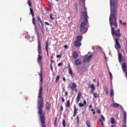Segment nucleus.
<instances>
[{
	"instance_id": "3c124183",
	"label": "nucleus",
	"mask_w": 127,
	"mask_h": 127,
	"mask_svg": "<svg viewBox=\"0 0 127 127\" xmlns=\"http://www.w3.org/2000/svg\"><path fill=\"white\" fill-rule=\"evenodd\" d=\"M97 112L98 113H100V110H97Z\"/></svg>"
},
{
	"instance_id": "de8ad7c7",
	"label": "nucleus",
	"mask_w": 127,
	"mask_h": 127,
	"mask_svg": "<svg viewBox=\"0 0 127 127\" xmlns=\"http://www.w3.org/2000/svg\"><path fill=\"white\" fill-rule=\"evenodd\" d=\"M34 31H35L36 32H37V28H36V27H35V28Z\"/></svg>"
},
{
	"instance_id": "423d86ee",
	"label": "nucleus",
	"mask_w": 127,
	"mask_h": 127,
	"mask_svg": "<svg viewBox=\"0 0 127 127\" xmlns=\"http://www.w3.org/2000/svg\"><path fill=\"white\" fill-rule=\"evenodd\" d=\"M124 116L123 118V122L124 124L123 125L122 127H127L126 126V112L123 111Z\"/></svg>"
},
{
	"instance_id": "e2e57ef3",
	"label": "nucleus",
	"mask_w": 127,
	"mask_h": 127,
	"mask_svg": "<svg viewBox=\"0 0 127 127\" xmlns=\"http://www.w3.org/2000/svg\"><path fill=\"white\" fill-rule=\"evenodd\" d=\"M64 47L65 48V49L67 48V46H66V45L64 46Z\"/></svg>"
},
{
	"instance_id": "bb28decb",
	"label": "nucleus",
	"mask_w": 127,
	"mask_h": 127,
	"mask_svg": "<svg viewBox=\"0 0 127 127\" xmlns=\"http://www.w3.org/2000/svg\"><path fill=\"white\" fill-rule=\"evenodd\" d=\"M110 95L111 96H113L114 95V92L113 89H111V92L110 93Z\"/></svg>"
},
{
	"instance_id": "9b49d317",
	"label": "nucleus",
	"mask_w": 127,
	"mask_h": 127,
	"mask_svg": "<svg viewBox=\"0 0 127 127\" xmlns=\"http://www.w3.org/2000/svg\"><path fill=\"white\" fill-rule=\"evenodd\" d=\"M91 88V91L90 93L91 94H93L95 90V88L94 87V86L93 84H92L90 87H89L88 88Z\"/></svg>"
},
{
	"instance_id": "13d9d810",
	"label": "nucleus",
	"mask_w": 127,
	"mask_h": 127,
	"mask_svg": "<svg viewBox=\"0 0 127 127\" xmlns=\"http://www.w3.org/2000/svg\"><path fill=\"white\" fill-rule=\"evenodd\" d=\"M104 56H105V60H106V61L107 60V58L105 56V53H104Z\"/></svg>"
},
{
	"instance_id": "20e7f679",
	"label": "nucleus",
	"mask_w": 127,
	"mask_h": 127,
	"mask_svg": "<svg viewBox=\"0 0 127 127\" xmlns=\"http://www.w3.org/2000/svg\"><path fill=\"white\" fill-rule=\"evenodd\" d=\"M92 57L93 56L92 55H90L89 56L87 55L85 56L84 59V62L86 63L89 62L91 60Z\"/></svg>"
},
{
	"instance_id": "ea45409f",
	"label": "nucleus",
	"mask_w": 127,
	"mask_h": 127,
	"mask_svg": "<svg viewBox=\"0 0 127 127\" xmlns=\"http://www.w3.org/2000/svg\"><path fill=\"white\" fill-rule=\"evenodd\" d=\"M52 14H50V18H51L52 19V20H54V19L52 17Z\"/></svg>"
},
{
	"instance_id": "473e14b6",
	"label": "nucleus",
	"mask_w": 127,
	"mask_h": 127,
	"mask_svg": "<svg viewBox=\"0 0 127 127\" xmlns=\"http://www.w3.org/2000/svg\"><path fill=\"white\" fill-rule=\"evenodd\" d=\"M93 94L94 97L95 98H97L98 96V95L96 93H94Z\"/></svg>"
},
{
	"instance_id": "f8f14e48",
	"label": "nucleus",
	"mask_w": 127,
	"mask_h": 127,
	"mask_svg": "<svg viewBox=\"0 0 127 127\" xmlns=\"http://www.w3.org/2000/svg\"><path fill=\"white\" fill-rule=\"evenodd\" d=\"M38 53L39 54L41 53V48L40 46V43L39 40L38 41Z\"/></svg>"
},
{
	"instance_id": "0e129e2a",
	"label": "nucleus",
	"mask_w": 127,
	"mask_h": 127,
	"mask_svg": "<svg viewBox=\"0 0 127 127\" xmlns=\"http://www.w3.org/2000/svg\"><path fill=\"white\" fill-rule=\"evenodd\" d=\"M119 22L121 24L122 23V21L121 20H119Z\"/></svg>"
},
{
	"instance_id": "393cba45",
	"label": "nucleus",
	"mask_w": 127,
	"mask_h": 127,
	"mask_svg": "<svg viewBox=\"0 0 127 127\" xmlns=\"http://www.w3.org/2000/svg\"><path fill=\"white\" fill-rule=\"evenodd\" d=\"M109 76H110V81L111 82H112V80L113 76H112V75L111 72H110L109 71Z\"/></svg>"
},
{
	"instance_id": "c9c22d12",
	"label": "nucleus",
	"mask_w": 127,
	"mask_h": 127,
	"mask_svg": "<svg viewBox=\"0 0 127 127\" xmlns=\"http://www.w3.org/2000/svg\"><path fill=\"white\" fill-rule=\"evenodd\" d=\"M32 23L33 24V25H35V19L33 18L32 19Z\"/></svg>"
},
{
	"instance_id": "052dcab7",
	"label": "nucleus",
	"mask_w": 127,
	"mask_h": 127,
	"mask_svg": "<svg viewBox=\"0 0 127 127\" xmlns=\"http://www.w3.org/2000/svg\"><path fill=\"white\" fill-rule=\"evenodd\" d=\"M81 1L82 2L84 3L85 1V0H81Z\"/></svg>"
},
{
	"instance_id": "f704fd0d",
	"label": "nucleus",
	"mask_w": 127,
	"mask_h": 127,
	"mask_svg": "<svg viewBox=\"0 0 127 127\" xmlns=\"http://www.w3.org/2000/svg\"><path fill=\"white\" fill-rule=\"evenodd\" d=\"M38 63L41 66L42 65V63L41 60L37 61Z\"/></svg>"
},
{
	"instance_id": "c756f323",
	"label": "nucleus",
	"mask_w": 127,
	"mask_h": 127,
	"mask_svg": "<svg viewBox=\"0 0 127 127\" xmlns=\"http://www.w3.org/2000/svg\"><path fill=\"white\" fill-rule=\"evenodd\" d=\"M111 123L112 124H114L115 123V119L113 118H111Z\"/></svg>"
},
{
	"instance_id": "aec40b11",
	"label": "nucleus",
	"mask_w": 127,
	"mask_h": 127,
	"mask_svg": "<svg viewBox=\"0 0 127 127\" xmlns=\"http://www.w3.org/2000/svg\"><path fill=\"white\" fill-rule=\"evenodd\" d=\"M39 75L40 77V81L41 82H42L43 80L42 79V72H41L39 74Z\"/></svg>"
},
{
	"instance_id": "a878e982",
	"label": "nucleus",
	"mask_w": 127,
	"mask_h": 127,
	"mask_svg": "<svg viewBox=\"0 0 127 127\" xmlns=\"http://www.w3.org/2000/svg\"><path fill=\"white\" fill-rule=\"evenodd\" d=\"M42 58V57L40 55H38V57L37 58V61L41 60Z\"/></svg>"
},
{
	"instance_id": "79ce46f5",
	"label": "nucleus",
	"mask_w": 127,
	"mask_h": 127,
	"mask_svg": "<svg viewBox=\"0 0 127 127\" xmlns=\"http://www.w3.org/2000/svg\"><path fill=\"white\" fill-rule=\"evenodd\" d=\"M28 3L29 6H31V4L30 1L29 0L28 1Z\"/></svg>"
},
{
	"instance_id": "a211bd4d",
	"label": "nucleus",
	"mask_w": 127,
	"mask_h": 127,
	"mask_svg": "<svg viewBox=\"0 0 127 127\" xmlns=\"http://www.w3.org/2000/svg\"><path fill=\"white\" fill-rule=\"evenodd\" d=\"M81 42L78 41H76L74 43V45L76 47H80L81 45Z\"/></svg>"
},
{
	"instance_id": "49530a36",
	"label": "nucleus",
	"mask_w": 127,
	"mask_h": 127,
	"mask_svg": "<svg viewBox=\"0 0 127 127\" xmlns=\"http://www.w3.org/2000/svg\"><path fill=\"white\" fill-rule=\"evenodd\" d=\"M45 25H48V26H49V24L47 22H45Z\"/></svg>"
},
{
	"instance_id": "a19ab883",
	"label": "nucleus",
	"mask_w": 127,
	"mask_h": 127,
	"mask_svg": "<svg viewBox=\"0 0 127 127\" xmlns=\"http://www.w3.org/2000/svg\"><path fill=\"white\" fill-rule=\"evenodd\" d=\"M76 118L77 119V123H79V119L78 117V116H77L76 117Z\"/></svg>"
},
{
	"instance_id": "9d476101",
	"label": "nucleus",
	"mask_w": 127,
	"mask_h": 127,
	"mask_svg": "<svg viewBox=\"0 0 127 127\" xmlns=\"http://www.w3.org/2000/svg\"><path fill=\"white\" fill-rule=\"evenodd\" d=\"M118 55L119 57L118 60L120 62H121L122 61H123V58L122 57V55L121 53L118 52Z\"/></svg>"
},
{
	"instance_id": "864d4df0",
	"label": "nucleus",
	"mask_w": 127,
	"mask_h": 127,
	"mask_svg": "<svg viewBox=\"0 0 127 127\" xmlns=\"http://www.w3.org/2000/svg\"><path fill=\"white\" fill-rule=\"evenodd\" d=\"M63 80L64 81H66V79H65V77H63Z\"/></svg>"
},
{
	"instance_id": "0eeeda50",
	"label": "nucleus",
	"mask_w": 127,
	"mask_h": 127,
	"mask_svg": "<svg viewBox=\"0 0 127 127\" xmlns=\"http://www.w3.org/2000/svg\"><path fill=\"white\" fill-rule=\"evenodd\" d=\"M76 84L73 83H70L68 85L67 88H70L72 91H73L76 88Z\"/></svg>"
},
{
	"instance_id": "4d7b16f0",
	"label": "nucleus",
	"mask_w": 127,
	"mask_h": 127,
	"mask_svg": "<svg viewBox=\"0 0 127 127\" xmlns=\"http://www.w3.org/2000/svg\"><path fill=\"white\" fill-rule=\"evenodd\" d=\"M107 88L106 87H105V91H107Z\"/></svg>"
},
{
	"instance_id": "5701e85b",
	"label": "nucleus",
	"mask_w": 127,
	"mask_h": 127,
	"mask_svg": "<svg viewBox=\"0 0 127 127\" xmlns=\"http://www.w3.org/2000/svg\"><path fill=\"white\" fill-rule=\"evenodd\" d=\"M46 107L47 109H49L50 107V105L48 102H47L46 103Z\"/></svg>"
},
{
	"instance_id": "8fccbe9b",
	"label": "nucleus",
	"mask_w": 127,
	"mask_h": 127,
	"mask_svg": "<svg viewBox=\"0 0 127 127\" xmlns=\"http://www.w3.org/2000/svg\"><path fill=\"white\" fill-rule=\"evenodd\" d=\"M63 110V108L62 106H61V111H62Z\"/></svg>"
},
{
	"instance_id": "603ef678",
	"label": "nucleus",
	"mask_w": 127,
	"mask_h": 127,
	"mask_svg": "<svg viewBox=\"0 0 127 127\" xmlns=\"http://www.w3.org/2000/svg\"><path fill=\"white\" fill-rule=\"evenodd\" d=\"M57 56L58 58H60L61 57V56L59 55H57Z\"/></svg>"
},
{
	"instance_id": "39448f33",
	"label": "nucleus",
	"mask_w": 127,
	"mask_h": 127,
	"mask_svg": "<svg viewBox=\"0 0 127 127\" xmlns=\"http://www.w3.org/2000/svg\"><path fill=\"white\" fill-rule=\"evenodd\" d=\"M114 38L116 44L115 45V48L116 49H120L121 47L120 45V44L118 42V39L115 38L114 36Z\"/></svg>"
},
{
	"instance_id": "1a4fd4ad",
	"label": "nucleus",
	"mask_w": 127,
	"mask_h": 127,
	"mask_svg": "<svg viewBox=\"0 0 127 127\" xmlns=\"http://www.w3.org/2000/svg\"><path fill=\"white\" fill-rule=\"evenodd\" d=\"M110 106L111 107H119L120 108H121L122 109H123V107L121 105H120L116 103H114L113 104H110Z\"/></svg>"
},
{
	"instance_id": "bf43d9fd",
	"label": "nucleus",
	"mask_w": 127,
	"mask_h": 127,
	"mask_svg": "<svg viewBox=\"0 0 127 127\" xmlns=\"http://www.w3.org/2000/svg\"><path fill=\"white\" fill-rule=\"evenodd\" d=\"M42 127H46L45 126L44 124H43L42 125Z\"/></svg>"
},
{
	"instance_id": "5fc2aeb1",
	"label": "nucleus",
	"mask_w": 127,
	"mask_h": 127,
	"mask_svg": "<svg viewBox=\"0 0 127 127\" xmlns=\"http://www.w3.org/2000/svg\"><path fill=\"white\" fill-rule=\"evenodd\" d=\"M51 71H52L53 70V68H52V64H51Z\"/></svg>"
},
{
	"instance_id": "4be33fe9",
	"label": "nucleus",
	"mask_w": 127,
	"mask_h": 127,
	"mask_svg": "<svg viewBox=\"0 0 127 127\" xmlns=\"http://www.w3.org/2000/svg\"><path fill=\"white\" fill-rule=\"evenodd\" d=\"M82 36L80 35L76 37L77 40L79 41H81L82 40Z\"/></svg>"
},
{
	"instance_id": "6ab92c4d",
	"label": "nucleus",
	"mask_w": 127,
	"mask_h": 127,
	"mask_svg": "<svg viewBox=\"0 0 127 127\" xmlns=\"http://www.w3.org/2000/svg\"><path fill=\"white\" fill-rule=\"evenodd\" d=\"M126 65L125 63H123L122 66V68L123 71H125L126 69Z\"/></svg>"
},
{
	"instance_id": "c03bdc74",
	"label": "nucleus",
	"mask_w": 127,
	"mask_h": 127,
	"mask_svg": "<svg viewBox=\"0 0 127 127\" xmlns=\"http://www.w3.org/2000/svg\"><path fill=\"white\" fill-rule=\"evenodd\" d=\"M56 122H57V119H56L54 121V125H56Z\"/></svg>"
},
{
	"instance_id": "69168bd1",
	"label": "nucleus",
	"mask_w": 127,
	"mask_h": 127,
	"mask_svg": "<svg viewBox=\"0 0 127 127\" xmlns=\"http://www.w3.org/2000/svg\"><path fill=\"white\" fill-rule=\"evenodd\" d=\"M126 76L127 78V71H126Z\"/></svg>"
},
{
	"instance_id": "e433bc0d",
	"label": "nucleus",
	"mask_w": 127,
	"mask_h": 127,
	"mask_svg": "<svg viewBox=\"0 0 127 127\" xmlns=\"http://www.w3.org/2000/svg\"><path fill=\"white\" fill-rule=\"evenodd\" d=\"M63 125L64 127H65V120H63Z\"/></svg>"
},
{
	"instance_id": "dca6fc26",
	"label": "nucleus",
	"mask_w": 127,
	"mask_h": 127,
	"mask_svg": "<svg viewBox=\"0 0 127 127\" xmlns=\"http://www.w3.org/2000/svg\"><path fill=\"white\" fill-rule=\"evenodd\" d=\"M81 96V95L80 93L79 92L76 98V102H78L80 98V97Z\"/></svg>"
},
{
	"instance_id": "cd10ccee",
	"label": "nucleus",
	"mask_w": 127,
	"mask_h": 127,
	"mask_svg": "<svg viewBox=\"0 0 127 127\" xmlns=\"http://www.w3.org/2000/svg\"><path fill=\"white\" fill-rule=\"evenodd\" d=\"M69 73L72 75V72L71 68L69 67L68 69Z\"/></svg>"
},
{
	"instance_id": "680f3d73",
	"label": "nucleus",
	"mask_w": 127,
	"mask_h": 127,
	"mask_svg": "<svg viewBox=\"0 0 127 127\" xmlns=\"http://www.w3.org/2000/svg\"><path fill=\"white\" fill-rule=\"evenodd\" d=\"M101 126L103 127V122L102 123H101Z\"/></svg>"
},
{
	"instance_id": "2eb2a0df",
	"label": "nucleus",
	"mask_w": 127,
	"mask_h": 127,
	"mask_svg": "<svg viewBox=\"0 0 127 127\" xmlns=\"http://www.w3.org/2000/svg\"><path fill=\"white\" fill-rule=\"evenodd\" d=\"M40 119L41 122V123L42 125L44 124L45 123V120L44 117L43 116H40Z\"/></svg>"
},
{
	"instance_id": "7ed1b4c3",
	"label": "nucleus",
	"mask_w": 127,
	"mask_h": 127,
	"mask_svg": "<svg viewBox=\"0 0 127 127\" xmlns=\"http://www.w3.org/2000/svg\"><path fill=\"white\" fill-rule=\"evenodd\" d=\"M82 17L84 18V21L82 22L80 25V32L82 33H84L86 32L87 30V29L85 28V26L88 24L87 18L88 17L87 15V13L83 12L82 14Z\"/></svg>"
},
{
	"instance_id": "72a5a7b5",
	"label": "nucleus",
	"mask_w": 127,
	"mask_h": 127,
	"mask_svg": "<svg viewBox=\"0 0 127 127\" xmlns=\"http://www.w3.org/2000/svg\"><path fill=\"white\" fill-rule=\"evenodd\" d=\"M48 45L47 43V42L46 43V50L47 52V55H48Z\"/></svg>"
},
{
	"instance_id": "58836bf2",
	"label": "nucleus",
	"mask_w": 127,
	"mask_h": 127,
	"mask_svg": "<svg viewBox=\"0 0 127 127\" xmlns=\"http://www.w3.org/2000/svg\"><path fill=\"white\" fill-rule=\"evenodd\" d=\"M101 116L103 120V121H104L105 120V118L104 117V116L102 115H101Z\"/></svg>"
},
{
	"instance_id": "37998d69",
	"label": "nucleus",
	"mask_w": 127,
	"mask_h": 127,
	"mask_svg": "<svg viewBox=\"0 0 127 127\" xmlns=\"http://www.w3.org/2000/svg\"><path fill=\"white\" fill-rule=\"evenodd\" d=\"M83 103H84L83 104H84V105H86V100H85V99H84V101L83 102Z\"/></svg>"
},
{
	"instance_id": "412c9836",
	"label": "nucleus",
	"mask_w": 127,
	"mask_h": 127,
	"mask_svg": "<svg viewBox=\"0 0 127 127\" xmlns=\"http://www.w3.org/2000/svg\"><path fill=\"white\" fill-rule=\"evenodd\" d=\"M85 123L87 127H91L90 123L89 121H86Z\"/></svg>"
},
{
	"instance_id": "6e6552de",
	"label": "nucleus",
	"mask_w": 127,
	"mask_h": 127,
	"mask_svg": "<svg viewBox=\"0 0 127 127\" xmlns=\"http://www.w3.org/2000/svg\"><path fill=\"white\" fill-rule=\"evenodd\" d=\"M24 34L26 35L25 37L26 38H27L30 41V42H31L33 41V39L35 37L34 36H33L32 37V39L30 40V37L29 36V34L27 32H26L25 33H24Z\"/></svg>"
},
{
	"instance_id": "f03ea898",
	"label": "nucleus",
	"mask_w": 127,
	"mask_h": 127,
	"mask_svg": "<svg viewBox=\"0 0 127 127\" xmlns=\"http://www.w3.org/2000/svg\"><path fill=\"white\" fill-rule=\"evenodd\" d=\"M42 90L41 87H40L39 90L38 95V98H39L38 99V107L39 108L38 113L40 115V116H43L42 114V108L43 107V99L42 96Z\"/></svg>"
},
{
	"instance_id": "f257e3e1",
	"label": "nucleus",
	"mask_w": 127,
	"mask_h": 127,
	"mask_svg": "<svg viewBox=\"0 0 127 127\" xmlns=\"http://www.w3.org/2000/svg\"><path fill=\"white\" fill-rule=\"evenodd\" d=\"M117 0H110L111 7V12L109 18L110 25L111 28V33L113 36L120 37L121 34L120 33V30L118 29L115 31L114 27H112L113 25L115 28H117V24L116 16L117 15L116 9L117 8Z\"/></svg>"
},
{
	"instance_id": "ddd939ff",
	"label": "nucleus",
	"mask_w": 127,
	"mask_h": 127,
	"mask_svg": "<svg viewBox=\"0 0 127 127\" xmlns=\"http://www.w3.org/2000/svg\"><path fill=\"white\" fill-rule=\"evenodd\" d=\"M81 63L82 62L81 60L78 59L76 60L75 62V64L77 66L80 65Z\"/></svg>"
},
{
	"instance_id": "b1692460",
	"label": "nucleus",
	"mask_w": 127,
	"mask_h": 127,
	"mask_svg": "<svg viewBox=\"0 0 127 127\" xmlns=\"http://www.w3.org/2000/svg\"><path fill=\"white\" fill-rule=\"evenodd\" d=\"M78 109H77L75 106H74V115H75L77 113V112L78 110Z\"/></svg>"
},
{
	"instance_id": "4c0bfd02",
	"label": "nucleus",
	"mask_w": 127,
	"mask_h": 127,
	"mask_svg": "<svg viewBox=\"0 0 127 127\" xmlns=\"http://www.w3.org/2000/svg\"><path fill=\"white\" fill-rule=\"evenodd\" d=\"M84 105L83 104L81 103H80L79 104V106L80 107H81L83 106Z\"/></svg>"
},
{
	"instance_id": "f3484780",
	"label": "nucleus",
	"mask_w": 127,
	"mask_h": 127,
	"mask_svg": "<svg viewBox=\"0 0 127 127\" xmlns=\"http://www.w3.org/2000/svg\"><path fill=\"white\" fill-rule=\"evenodd\" d=\"M73 58H76L78 56V54L76 52H74L72 53V54Z\"/></svg>"
},
{
	"instance_id": "c85d7f7f",
	"label": "nucleus",
	"mask_w": 127,
	"mask_h": 127,
	"mask_svg": "<svg viewBox=\"0 0 127 127\" xmlns=\"http://www.w3.org/2000/svg\"><path fill=\"white\" fill-rule=\"evenodd\" d=\"M30 11L31 12V13L32 15V17H33L34 16V13L33 12V11L32 9L31 8H30Z\"/></svg>"
},
{
	"instance_id": "338daca9",
	"label": "nucleus",
	"mask_w": 127,
	"mask_h": 127,
	"mask_svg": "<svg viewBox=\"0 0 127 127\" xmlns=\"http://www.w3.org/2000/svg\"><path fill=\"white\" fill-rule=\"evenodd\" d=\"M99 121L101 123H102L103 122L102 120H101V119H100L99 120Z\"/></svg>"
},
{
	"instance_id": "7c9ffc66",
	"label": "nucleus",
	"mask_w": 127,
	"mask_h": 127,
	"mask_svg": "<svg viewBox=\"0 0 127 127\" xmlns=\"http://www.w3.org/2000/svg\"><path fill=\"white\" fill-rule=\"evenodd\" d=\"M70 105V101L69 100H68L67 101L66 106L67 107H68Z\"/></svg>"
},
{
	"instance_id": "09e8293b",
	"label": "nucleus",
	"mask_w": 127,
	"mask_h": 127,
	"mask_svg": "<svg viewBox=\"0 0 127 127\" xmlns=\"http://www.w3.org/2000/svg\"><path fill=\"white\" fill-rule=\"evenodd\" d=\"M61 99H62V101L63 102H64V98H61Z\"/></svg>"
},
{
	"instance_id": "774afa93",
	"label": "nucleus",
	"mask_w": 127,
	"mask_h": 127,
	"mask_svg": "<svg viewBox=\"0 0 127 127\" xmlns=\"http://www.w3.org/2000/svg\"><path fill=\"white\" fill-rule=\"evenodd\" d=\"M99 121L101 123H102L103 122L102 120H101V119H100L99 120Z\"/></svg>"
},
{
	"instance_id": "6e6d98bb",
	"label": "nucleus",
	"mask_w": 127,
	"mask_h": 127,
	"mask_svg": "<svg viewBox=\"0 0 127 127\" xmlns=\"http://www.w3.org/2000/svg\"><path fill=\"white\" fill-rule=\"evenodd\" d=\"M65 95L66 96L67 95H68V93L67 92H65Z\"/></svg>"
},
{
	"instance_id": "a18cd8bd",
	"label": "nucleus",
	"mask_w": 127,
	"mask_h": 127,
	"mask_svg": "<svg viewBox=\"0 0 127 127\" xmlns=\"http://www.w3.org/2000/svg\"><path fill=\"white\" fill-rule=\"evenodd\" d=\"M62 63H60L58 64V66H59L60 67L62 66Z\"/></svg>"
},
{
	"instance_id": "2f4dec72",
	"label": "nucleus",
	"mask_w": 127,
	"mask_h": 127,
	"mask_svg": "<svg viewBox=\"0 0 127 127\" xmlns=\"http://www.w3.org/2000/svg\"><path fill=\"white\" fill-rule=\"evenodd\" d=\"M60 78V76L59 75H58L56 77V83H57L59 79Z\"/></svg>"
},
{
	"instance_id": "4468645a",
	"label": "nucleus",
	"mask_w": 127,
	"mask_h": 127,
	"mask_svg": "<svg viewBox=\"0 0 127 127\" xmlns=\"http://www.w3.org/2000/svg\"><path fill=\"white\" fill-rule=\"evenodd\" d=\"M38 20L40 27L41 29H42L43 26L42 23V21L39 17H38Z\"/></svg>"
}]
</instances>
